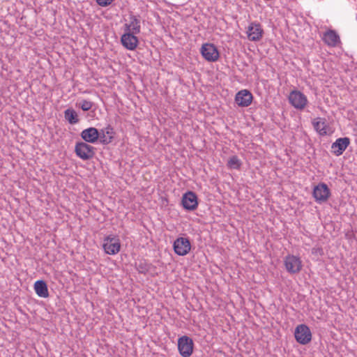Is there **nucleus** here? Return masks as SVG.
Instances as JSON below:
<instances>
[{
    "label": "nucleus",
    "mask_w": 357,
    "mask_h": 357,
    "mask_svg": "<svg viewBox=\"0 0 357 357\" xmlns=\"http://www.w3.org/2000/svg\"><path fill=\"white\" fill-rule=\"evenodd\" d=\"M102 248L109 255L117 254L121 249V243L117 236L109 234L103 239Z\"/></svg>",
    "instance_id": "f257e3e1"
},
{
    "label": "nucleus",
    "mask_w": 357,
    "mask_h": 357,
    "mask_svg": "<svg viewBox=\"0 0 357 357\" xmlns=\"http://www.w3.org/2000/svg\"><path fill=\"white\" fill-rule=\"evenodd\" d=\"M312 125L314 130L321 136L327 135L328 125L325 121L321 118L315 119L312 121Z\"/></svg>",
    "instance_id": "aec40b11"
},
{
    "label": "nucleus",
    "mask_w": 357,
    "mask_h": 357,
    "mask_svg": "<svg viewBox=\"0 0 357 357\" xmlns=\"http://www.w3.org/2000/svg\"><path fill=\"white\" fill-rule=\"evenodd\" d=\"M136 33L123 31L120 40L122 46L128 50H135L139 45V39Z\"/></svg>",
    "instance_id": "9d476101"
},
{
    "label": "nucleus",
    "mask_w": 357,
    "mask_h": 357,
    "mask_svg": "<svg viewBox=\"0 0 357 357\" xmlns=\"http://www.w3.org/2000/svg\"><path fill=\"white\" fill-rule=\"evenodd\" d=\"M123 31L139 34L141 32L139 17L133 14L129 15L128 20L123 24Z\"/></svg>",
    "instance_id": "9b49d317"
},
{
    "label": "nucleus",
    "mask_w": 357,
    "mask_h": 357,
    "mask_svg": "<svg viewBox=\"0 0 357 357\" xmlns=\"http://www.w3.org/2000/svg\"><path fill=\"white\" fill-rule=\"evenodd\" d=\"M114 0H96L97 3L102 7H106L110 5Z\"/></svg>",
    "instance_id": "a878e982"
},
{
    "label": "nucleus",
    "mask_w": 357,
    "mask_h": 357,
    "mask_svg": "<svg viewBox=\"0 0 357 357\" xmlns=\"http://www.w3.org/2000/svg\"><path fill=\"white\" fill-rule=\"evenodd\" d=\"M241 161L236 155L231 156L227 162L228 167L234 169H239L241 168Z\"/></svg>",
    "instance_id": "4be33fe9"
},
{
    "label": "nucleus",
    "mask_w": 357,
    "mask_h": 357,
    "mask_svg": "<svg viewBox=\"0 0 357 357\" xmlns=\"http://www.w3.org/2000/svg\"><path fill=\"white\" fill-rule=\"evenodd\" d=\"M200 53L203 58L208 62L217 61L220 57V53L213 43H204L201 47Z\"/></svg>",
    "instance_id": "423d86ee"
},
{
    "label": "nucleus",
    "mask_w": 357,
    "mask_h": 357,
    "mask_svg": "<svg viewBox=\"0 0 357 357\" xmlns=\"http://www.w3.org/2000/svg\"><path fill=\"white\" fill-rule=\"evenodd\" d=\"M34 290L40 298H47L49 296L47 285L44 280H37L34 283Z\"/></svg>",
    "instance_id": "6ab92c4d"
},
{
    "label": "nucleus",
    "mask_w": 357,
    "mask_h": 357,
    "mask_svg": "<svg viewBox=\"0 0 357 357\" xmlns=\"http://www.w3.org/2000/svg\"><path fill=\"white\" fill-rule=\"evenodd\" d=\"M324 43L328 47H336L341 43L340 38L335 30L329 29L321 37Z\"/></svg>",
    "instance_id": "dca6fc26"
},
{
    "label": "nucleus",
    "mask_w": 357,
    "mask_h": 357,
    "mask_svg": "<svg viewBox=\"0 0 357 357\" xmlns=\"http://www.w3.org/2000/svg\"><path fill=\"white\" fill-rule=\"evenodd\" d=\"M137 269L139 271V273H146L149 271V268L145 261H140L137 264Z\"/></svg>",
    "instance_id": "b1692460"
},
{
    "label": "nucleus",
    "mask_w": 357,
    "mask_h": 357,
    "mask_svg": "<svg viewBox=\"0 0 357 357\" xmlns=\"http://www.w3.org/2000/svg\"><path fill=\"white\" fill-rule=\"evenodd\" d=\"M331 195L330 189L324 183H319L313 188L312 196L318 204L327 202Z\"/></svg>",
    "instance_id": "39448f33"
},
{
    "label": "nucleus",
    "mask_w": 357,
    "mask_h": 357,
    "mask_svg": "<svg viewBox=\"0 0 357 357\" xmlns=\"http://www.w3.org/2000/svg\"><path fill=\"white\" fill-rule=\"evenodd\" d=\"M312 254L319 257L324 255V251L323 249L320 247H314L312 249Z\"/></svg>",
    "instance_id": "393cba45"
},
{
    "label": "nucleus",
    "mask_w": 357,
    "mask_h": 357,
    "mask_svg": "<svg viewBox=\"0 0 357 357\" xmlns=\"http://www.w3.org/2000/svg\"><path fill=\"white\" fill-rule=\"evenodd\" d=\"M288 100L289 103L298 110H303L308 103L307 96L298 90L291 91Z\"/></svg>",
    "instance_id": "f03ea898"
},
{
    "label": "nucleus",
    "mask_w": 357,
    "mask_h": 357,
    "mask_svg": "<svg viewBox=\"0 0 357 357\" xmlns=\"http://www.w3.org/2000/svg\"><path fill=\"white\" fill-rule=\"evenodd\" d=\"M296 340L301 344H307L312 340V333L310 328L305 324L296 326L294 332Z\"/></svg>",
    "instance_id": "0eeeda50"
},
{
    "label": "nucleus",
    "mask_w": 357,
    "mask_h": 357,
    "mask_svg": "<svg viewBox=\"0 0 357 357\" xmlns=\"http://www.w3.org/2000/svg\"><path fill=\"white\" fill-rule=\"evenodd\" d=\"M79 107L84 112H87L90 110L93 103L91 101L87 100H82L79 103Z\"/></svg>",
    "instance_id": "5701e85b"
},
{
    "label": "nucleus",
    "mask_w": 357,
    "mask_h": 357,
    "mask_svg": "<svg viewBox=\"0 0 357 357\" xmlns=\"http://www.w3.org/2000/svg\"><path fill=\"white\" fill-rule=\"evenodd\" d=\"M173 248L177 255L185 256L190 252L191 244L188 238L178 237L174 241Z\"/></svg>",
    "instance_id": "1a4fd4ad"
},
{
    "label": "nucleus",
    "mask_w": 357,
    "mask_h": 357,
    "mask_svg": "<svg viewBox=\"0 0 357 357\" xmlns=\"http://www.w3.org/2000/svg\"><path fill=\"white\" fill-rule=\"evenodd\" d=\"M253 99L252 94L247 89H242L239 91L235 96V102L242 107H246L251 105Z\"/></svg>",
    "instance_id": "2eb2a0df"
},
{
    "label": "nucleus",
    "mask_w": 357,
    "mask_h": 357,
    "mask_svg": "<svg viewBox=\"0 0 357 357\" xmlns=\"http://www.w3.org/2000/svg\"><path fill=\"white\" fill-rule=\"evenodd\" d=\"M264 30L259 23L256 22H251L247 30L248 38L251 41H259L261 39Z\"/></svg>",
    "instance_id": "ddd939ff"
},
{
    "label": "nucleus",
    "mask_w": 357,
    "mask_h": 357,
    "mask_svg": "<svg viewBox=\"0 0 357 357\" xmlns=\"http://www.w3.org/2000/svg\"><path fill=\"white\" fill-rule=\"evenodd\" d=\"M350 144L347 137L337 139L331 145V153L336 156L341 155Z\"/></svg>",
    "instance_id": "4468645a"
},
{
    "label": "nucleus",
    "mask_w": 357,
    "mask_h": 357,
    "mask_svg": "<svg viewBox=\"0 0 357 357\" xmlns=\"http://www.w3.org/2000/svg\"><path fill=\"white\" fill-rule=\"evenodd\" d=\"M81 137L86 143L94 144L100 137L99 130L93 127H90L81 132Z\"/></svg>",
    "instance_id": "f3484780"
},
{
    "label": "nucleus",
    "mask_w": 357,
    "mask_h": 357,
    "mask_svg": "<svg viewBox=\"0 0 357 357\" xmlns=\"http://www.w3.org/2000/svg\"><path fill=\"white\" fill-rule=\"evenodd\" d=\"M75 153L82 160H88L93 158L95 148L86 142H79L75 144Z\"/></svg>",
    "instance_id": "7ed1b4c3"
},
{
    "label": "nucleus",
    "mask_w": 357,
    "mask_h": 357,
    "mask_svg": "<svg viewBox=\"0 0 357 357\" xmlns=\"http://www.w3.org/2000/svg\"><path fill=\"white\" fill-rule=\"evenodd\" d=\"M194 343L192 340L188 336H182L178 340V349L183 357H189L193 351Z\"/></svg>",
    "instance_id": "6e6552de"
},
{
    "label": "nucleus",
    "mask_w": 357,
    "mask_h": 357,
    "mask_svg": "<svg viewBox=\"0 0 357 357\" xmlns=\"http://www.w3.org/2000/svg\"><path fill=\"white\" fill-rule=\"evenodd\" d=\"M64 117L70 124H76L79 122L78 115L72 108L67 109L64 111Z\"/></svg>",
    "instance_id": "412c9836"
},
{
    "label": "nucleus",
    "mask_w": 357,
    "mask_h": 357,
    "mask_svg": "<svg viewBox=\"0 0 357 357\" xmlns=\"http://www.w3.org/2000/svg\"><path fill=\"white\" fill-rule=\"evenodd\" d=\"M182 206L186 211H194L198 206L197 195L192 191H188L182 197Z\"/></svg>",
    "instance_id": "f8f14e48"
},
{
    "label": "nucleus",
    "mask_w": 357,
    "mask_h": 357,
    "mask_svg": "<svg viewBox=\"0 0 357 357\" xmlns=\"http://www.w3.org/2000/svg\"><path fill=\"white\" fill-rule=\"evenodd\" d=\"M99 133L100 137L98 139L101 144L107 145L112 142L114 136V128L110 125H107V127L101 129L99 131Z\"/></svg>",
    "instance_id": "a211bd4d"
},
{
    "label": "nucleus",
    "mask_w": 357,
    "mask_h": 357,
    "mask_svg": "<svg viewBox=\"0 0 357 357\" xmlns=\"http://www.w3.org/2000/svg\"><path fill=\"white\" fill-rule=\"evenodd\" d=\"M284 265L286 271L290 274L298 273L303 268L301 258L294 255H287L284 258Z\"/></svg>",
    "instance_id": "20e7f679"
}]
</instances>
